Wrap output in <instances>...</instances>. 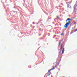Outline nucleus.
<instances>
[{
  "label": "nucleus",
  "mask_w": 77,
  "mask_h": 77,
  "mask_svg": "<svg viewBox=\"0 0 77 77\" xmlns=\"http://www.w3.org/2000/svg\"><path fill=\"white\" fill-rule=\"evenodd\" d=\"M64 53V48H63L62 51V54H63Z\"/></svg>",
  "instance_id": "obj_5"
},
{
  "label": "nucleus",
  "mask_w": 77,
  "mask_h": 77,
  "mask_svg": "<svg viewBox=\"0 0 77 77\" xmlns=\"http://www.w3.org/2000/svg\"><path fill=\"white\" fill-rule=\"evenodd\" d=\"M33 24H35V22H33Z\"/></svg>",
  "instance_id": "obj_10"
},
{
  "label": "nucleus",
  "mask_w": 77,
  "mask_h": 77,
  "mask_svg": "<svg viewBox=\"0 0 77 77\" xmlns=\"http://www.w3.org/2000/svg\"><path fill=\"white\" fill-rule=\"evenodd\" d=\"M52 69H52V70H53V69H54L55 68H56V66H55V67H54V66H52Z\"/></svg>",
  "instance_id": "obj_4"
},
{
  "label": "nucleus",
  "mask_w": 77,
  "mask_h": 77,
  "mask_svg": "<svg viewBox=\"0 0 77 77\" xmlns=\"http://www.w3.org/2000/svg\"><path fill=\"white\" fill-rule=\"evenodd\" d=\"M69 7V5L68 4L67 5V7Z\"/></svg>",
  "instance_id": "obj_9"
},
{
  "label": "nucleus",
  "mask_w": 77,
  "mask_h": 77,
  "mask_svg": "<svg viewBox=\"0 0 77 77\" xmlns=\"http://www.w3.org/2000/svg\"><path fill=\"white\" fill-rule=\"evenodd\" d=\"M67 21H68V22H67ZM71 21V18H68L66 20V21L67 22L64 26V27L66 29L68 28V26H69V24L71 23V21Z\"/></svg>",
  "instance_id": "obj_1"
},
{
  "label": "nucleus",
  "mask_w": 77,
  "mask_h": 77,
  "mask_svg": "<svg viewBox=\"0 0 77 77\" xmlns=\"http://www.w3.org/2000/svg\"><path fill=\"white\" fill-rule=\"evenodd\" d=\"M51 70H52V69H50V70H48V72H49V73L51 74V72H50V71H51Z\"/></svg>",
  "instance_id": "obj_3"
},
{
  "label": "nucleus",
  "mask_w": 77,
  "mask_h": 77,
  "mask_svg": "<svg viewBox=\"0 0 77 77\" xmlns=\"http://www.w3.org/2000/svg\"><path fill=\"white\" fill-rule=\"evenodd\" d=\"M50 73H49L48 72V73L47 74V76H49V75H50Z\"/></svg>",
  "instance_id": "obj_6"
},
{
  "label": "nucleus",
  "mask_w": 77,
  "mask_h": 77,
  "mask_svg": "<svg viewBox=\"0 0 77 77\" xmlns=\"http://www.w3.org/2000/svg\"><path fill=\"white\" fill-rule=\"evenodd\" d=\"M64 35L63 33H62L61 34V36H62V35Z\"/></svg>",
  "instance_id": "obj_7"
},
{
  "label": "nucleus",
  "mask_w": 77,
  "mask_h": 77,
  "mask_svg": "<svg viewBox=\"0 0 77 77\" xmlns=\"http://www.w3.org/2000/svg\"><path fill=\"white\" fill-rule=\"evenodd\" d=\"M60 42H59V45H60Z\"/></svg>",
  "instance_id": "obj_8"
},
{
  "label": "nucleus",
  "mask_w": 77,
  "mask_h": 77,
  "mask_svg": "<svg viewBox=\"0 0 77 77\" xmlns=\"http://www.w3.org/2000/svg\"><path fill=\"white\" fill-rule=\"evenodd\" d=\"M61 47L60 48V52H59V54L60 53V51H61V50H62V44H61Z\"/></svg>",
  "instance_id": "obj_2"
},
{
  "label": "nucleus",
  "mask_w": 77,
  "mask_h": 77,
  "mask_svg": "<svg viewBox=\"0 0 77 77\" xmlns=\"http://www.w3.org/2000/svg\"><path fill=\"white\" fill-rule=\"evenodd\" d=\"M57 18H59V17H58V16H57Z\"/></svg>",
  "instance_id": "obj_11"
}]
</instances>
